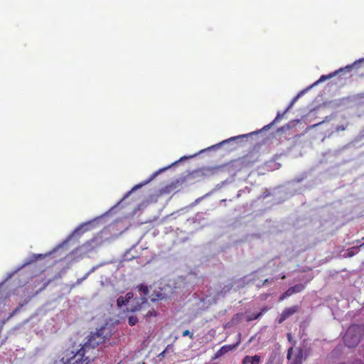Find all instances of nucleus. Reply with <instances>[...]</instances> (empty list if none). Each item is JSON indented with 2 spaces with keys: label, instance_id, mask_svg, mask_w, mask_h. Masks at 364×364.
Masks as SVG:
<instances>
[{
  "label": "nucleus",
  "instance_id": "6e6552de",
  "mask_svg": "<svg viewBox=\"0 0 364 364\" xmlns=\"http://www.w3.org/2000/svg\"><path fill=\"white\" fill-rule=\"evenodd\" d=\"M237 341L235 343L232 345H225L222 346L215 354V358H218L230 351L234 350L241 343V333H239L237 335Z\"/></svg>",
  "mask_w": 364,
  "mask_h": 364
},
{
  "label": "nucleus",
  "instance_id": "cd10ccee",
  "mask_svg": "<svg viewBox=\"0 0 364 364\" xmlns=\"http://www.w3.org/2000/svg\"><path fill=\"white\" fill-rule=\"evenodd\" d=\"M100 265L95 266L93 267L87 273H89V275L94 272Z\"/></svg>",
  "mask_w": 364,
  "mask_h": 364
},
{
  "label": "nucleus",
  "instance_id": "a211bd4d",
  "mask_svg": "<svg viewBox=\"0 0 364 364\" xmlns=\"http://www.w3.org/2000/svg\"><path fill=\"white\" fill-rule=\"evenodd\" d=\"M139 290L142 293L143 296H146L149 294V288L146 286L142 284L138 287Z\"/></svg>",
  "mask_w": 364,
  "mask_h": 364
},
{
  "label": "nucleus",
  "instance_id": "5701e85b",
  "mask_svg": "<svg viewBox=\"0 0 364 364\" xmlns=\"http://www.w3.org/2000/svg\"><path fill=\"white\" fill-rule=\"evenodd\" d=\"M284 293L286 294V296H287V297H289V296H291L292 294H294V292H293V290H292V288H291V287L289 288V289H288L285 292H284Z\"/></svg>",
  "mask_w": 364,
  "mask_h": 364
},
{
  "label": "nucleus",
  "instance_id": "c756f323",
  "mask_svg": "<svg viewBox=\"0 0 364 364\" xmlns=\"http://www.w3.org/2000/svg\"><path fill=\"white\" fill-rule=\"evenodd\" d=\"M14 272H12V273H11V274H9V276H8V277H7V279L11 278V277L14 275Z\"/></svg>",
  "mask_w": 364,
  "mask_h": 364
},
{
  "label": "nucleus",
  "instance_id": "dca6fc26",
  "mask_svg": "<svg viewBox=\"0 0 364 364\" xmlns=\"http://www.w3.org/2000/svg\"><path fill=\"white\" fill-rule=\"evenodd\" d=\"M138 322V318L136 316L131 315L128 317V323L130 326H134Z\"/></svg>",
  "mask_w": 364,
  "mask_h": 364
},
{
  "label": "nucleus",
  "instance_id": "bb28decb",
  "mask_svg": "<svg viewBox=\"0 0 364 364\" xmlns=\"http://www.w3.org/2000/svg\"><path fill=\"white\" fill-rule=\"evenodd\" d=\"M166 355H168L164 350H163L159 355H158L159 360H161L163 358L166 357Z\"/></svg>",
  "mask_w": 364,
  "mask_h": 364
},
{
  "label": "nucleus",
  "instance_id": "6ab92c4d",
  "mask_svg": "<svg viewBox=\"0 0 364 364\" xmlns=\"http://www.w3.org/2000/svg\"><path fill=\"white\" fill-rule=\"evenodd\" d=\"M117 306L121 307L123 305H127V301L124 296H119L117 300Z\"/></svg>",
  "mask_w": 364,
  "mask_h": 364
},
{
  "label": "nucleus",
  "instance_id": "4be33fe9",
  "mask_svg": "<svg viewBox=\"0 0 364 364\" xmlns=\"http://www.w3.org/2000/svg\"><path fill=\"white\" fill-rule=\"evenodd\" d=\"M88 276H89V273H86L83 277L77 279L76 284H81L84 280H85L88 277Z\"/></svg>",
  "mask_w": 364,
  "mask_h": 364
},
{
  "label": "nucleus",
  "instance_id": "7c9ffc66",
  "mask_svg": "<svg viewBox=\"0 0 364 364\" xmlns=\"http://www.w3.org/2000/svg\"><path fill=\"white\" fill-rule=\"evenodd\" d=\"M287 337H288L289 341H291V334H290V333H288V334H287Z\"/></svg>",
  "mask_w": 364,
  "mask_h": 364
},
{
  "label": "nucleus",
  "instance_id": "f8f14e48",
  "mask_svg": "<svg viewBox=\"0 0 364 364\" xmlns=\"http://www.w3.org/2000/svg\"><path fill=\"white\" fill-rule=\"evenodd\" d=\"M287 112H285V110H284L283 112H277V116H276L275 119H274V120H273L270 124H267V125L264 126V127H263V129H262L267 130L268 129H269V127H270L273 124H274V123H276V122H279V120H280V119L284 117V115Z\"/></svg>",
  "mask_w": 364,
  "mask_h": 364
},
{
  "label": "nucleus",
  "instance_id": "0eeeda50",
  "mask_svg": "<svg viewBox=\"0 0 364 364\" xmlns=\"http://www.w3.org/2000/svg\"><path fill=\"white\" fill-rule=\"evenodd\" d=\"M133 296L134 295L132 292H128L126 296H124L127 303V309L132 311H135L144 309L147 301L146 299L141 296L140 298L141 303L139 304V301H136L135 299H132Z\"/></svg>",
  "mask_w": 364,
  "mask_h": 364
},
{
  "label": "nucleus",
  "instance_id": "9b49d317",
  "mask_svg": "<svg viewBox=\"0 0 364 364\" xmlns=\"http://www.w3.org/2000/svg\"><path fill=\"white\" fill-rule=\"evenodd\" d=\"M261 362V357L259 355L253 356L245 355L242 361V364H259Z\"/></svg>",
  "mask_w": 364,
  "mask_h": 364
},
{
  "label": "nucleus",
  "instance_id": "7ed1b4c3",
  "mask_svg": "<svg viewBox=\"0 0 364 364\" xmlns=\"http://www.w3.org/2000/svg\"><path fill=\"white\" fill-rule=\"evenodd\" d=\"M364 62V58H360L356 61H355L353 64L351 65H346V67L344 68H341L331 73H329L328 75H321L319 79L316 81H315L313 84H311V85H309V87H307L306 88L302 90L301 91H300L291 101L290 104L289 105V106L287 107V109H285V112H288L291 107L292 106L294 105V103L303 95H304L306 92H308L309 90H310L311 88H313L314 87L318 85V84L324 82L325 80H329L331 78H332L333 77L337 75L339 73H344V72H350L353 68L355 67L358 63H363Z\"/></svg>",
  "mask_w": 364,
  "mask_h": 364
},
{
  "label": "nucleus",
  "instance_id": "423d86ee",
  "mask_svg": "<svg viewBox=\"0 0 364 364\" xmlns=\"http://www.w3.org/2000/svg\"><path fill=\"white\" fill-rule=\"evenodd\" d=\"M288 364H302L306 358V350L301 347H291L287 353Z\"/></svg>",
  "mask_w": 364,
  "mask_h": 364
},
{
  "label": "nucleus",
  "instance_id": "b1692460",
  "mask_svg": "<svg viewBox=\"0 0 364 364\" xmlns=\"http://www.w3.org/2000/svg\"><path fill=\"white\" fill-rule=\"evenodd\" d=\"M262 312H260V313H259V314H257L255 315L254 316L248 317L247 320H248V321H252V320H254V319H257V318H258L259 316H261V315H262Z\"/></svg>",
  "mask_w": 364,
  "mask_h": 364
},
{
  "label": "nucleus",
  "instance_id": "9d476101",
  "mask_svg": "<svg viewBox=\"0 0 364 364\" xmlns=\"http://www.w3.org/2000/svg\"><path fill=\"white\" fill-rule=\"evenodd\" d=\"M298 310H299L298 306H293L285 309L280 314V316L278 319V323H282L287 318H289V316H292L294 314L297 312Z\"/></svg>",
  "mask_w": 364,
  "mask_h": 364
},
{
  "label": "nucleus",
  "instance_id": "f257e3e1",
  "mask_svg": "<svg viewBox=\"0 0 364 364\" xmlns=\"http://www.w3.org/2000/svg\"><path fill=\"white\" fill-rule=\"evenodd\" d=\"M110 336V331L107 326H102L96 333H92L87 341L77 352H67L63 356L60 364H88L90 362L89 355L86 356V353L90 350L95 348L96 346L105 342Z\"/></svg>",
  "mask_w": 364,
  "mask_h": 364
},
{
  "label": "nucleus",
  "instance_id": "2f4dec72",
  "mask_svg": "<svg viewBox=\"0 0 364 364\" xmlns=\"http://www.w3.org/2000/svg\"><path fill=\"white\" fill-rule=\"evenodd\" d=\"M344 130V128L343 127H340V128H338V130Z\"/></svg>",
  "mask_w": 364,
  "mask_h": 364
},
{
  "label": "nucleus",
  "instance_id": "39448f33",
  "mask_svg": "<svg viewBox=\"0 0 364 364\" xmlns=\"http://www.w3.org/2000/svg\"><path fill=\"white\" fill-rule=\"evenodd\" d=\"M102 218L101 217L96 218L95 219L84 223L79 225L77 228H76L74 231L68 236L66 240H65L62 244L59 245L58 247H56L53 252H55L58 248L64 245L65 243H67L70 240H71L75 236L80 237L82 235L84 232L90 230L92 229V228L94 227V225Z\"/></svg>",
  "mask_w": 364,
  "mask_h": 364
},
{
  "label": "nucleus",
  "instance_id": "412c9836",
  "mask_svg": "<svg viewBox=\"0 0 364 364\" xmlns=\"http://www.w3.org/2000/svg\"><path fill=\"white\" fill-rule=\"evenodd\" d=\"M173 350H174L173 346L171 344L168 345L164 350V351L167 354L172 353L173 352Z\"/></svg>",
  "mask_w": 364,
  "mask_h": 364
},
{
  "label": "nucleus",
  "instance_id": "ddd939ff",
  "mask_svg": "<svg viewBox=\"0 0 364 364\" xmlns=\"http://www.w3.org/2000/svg\"><path fill=\"white\" fill-rule=\"evenodd\" d=\"M46 255H43L42 254H34L33 255L31 258L29 259L28 261H27L26 262H25L22 266V267H24L28 264H31V262H33L35 261H36L37 259H40V258H43Z\"/></svg>",
  "mask_w": 364,
  "mask_h": 364
},
{
  "label": "nucleus",
  "instance_id": "2eb2a0df",
  "mask_svg": "<svg viewBox=\"0 0 364 364\" xmlns=\"http://www.w3.org/2000/svg\"><path fill=\"white\" fill-rule=\"evenodd\" d=\"M166 297V294L164 292L160 291L156 294L155 297L151 298L152 301H155L156 300H161Z\"/></svg>",
  "mask_w": 364,
  "mask_h": 364
},
{
  "label": "nucleus",
  "instance_id": "20e7f679",
  "mask_svg": "<svg viewBox=\"0 0 364 364\" xmlns=\"http://www.w3.org/2000/svg\"><path fill=\"white\" fill-rule=\"evenodd\" d=\"M363 333V328L359 325L350 326L343 336L345 345L348 348H354L359 343Z\"/></svg>",
  "mask_w": 364,
  "mask_h": 364
},
{
  "label": "nucleus",
  "instance_id": "a878e982",
  "mask_svg": "<svg viewBox=\"0 0 364 364\" xmlns=\"http://www.w3.org/2000/svg\"><path fill=\"white\" fill-rule=\"evenodd\" d=\"M156 316V312L153 309L152 310H149L146 314V316Z\"/></svg>",
  "mask_w": 364,
  "mask_h": 364
},
{
  "label": "nucleus",
  "instance_id": "aec40b11",
  "mask_svg": "<svg viewBox=\"0 0 364 364\" xmlns=\"http://www.w3.org/2000/svg\"><path fill=\"white\" fill-rule=\"evenodd\" d=\"M359 247H353L351 250H349L347 252L348 257H353L355 253L358 252Z\"/></svg>",
  "mask_w": 364,
  "mask_h": 364
},
{
  "label": "nucleus",
  "instance_id": "473e14b6",
  "mask_svg": "<svg viewBox=\"0 0 364 364\" xmlns=\"http://www.w3.org/2000/svg\"><path fill=\"white\" fill-rule=\"evenodd\" d=\"M364 247V242L360 245V247Z\"/></svg>",
  "mask_w": 364,
  "mask_h": 364
},
{
  "label": "nucleus",
  "instance_id": "f3484780",
  "mask_svg": "<svg viewBox=\"0 0 364 364\" xmlns=\"http://www.w3.org/2000/svg\"><path fill=\"white\" fill-rule=\"evenodd\" d=\"M274 281V278H272V279H265L262 284H257V287L258 288H260L266 284H272L273 282Z\"/></svg>",
  "mask_w": 364,
  "mask_h": 364
},
{
  "label": "nucleus",
  "instance_id": "393cba45",
  "mask_svg": "<svg viewBox=\"0 0 364 364\" xmlns=\"http://www.w3.org/2000/svg\"><path fill=\"white\" fill-rule=\"evenodd\" d=\"M190 336L191 338H193V333H191L188 330H186L183 332V336Z\"/></svg>",
  "mask_w": 364,
  "mask_h": 364
},
{
  "label": "nucleus",
  "instance_id": "f03ea898",
  "mask_svg": "<svg viewBox=\"0 0 364 364\" xmlns=\"http://www.w3.org/2000/svg\"><path fill=\"white\" fill-rule=\"evenodd\" d=\"M253 134V133H250V134H241V135H238V136H232L229 139H227L225 140H223V141L217 144H215V145H213L210 147H208V149H203L201 151H199V154L200 153H202V152H204L206 150H213V149H218L220 146H222L223 145H225V144H230V143H233V142H235L237 141H238L239 139H243V138H247L249 135H252ZM198 154H196L193 156H183L181 157L178 161H175L174 163H173L171 166H168L166 167H164V168H162L159 170H158L157 171L154 172L147 180L139 183V184H136V186H134L128 193H127L124 198L120 200L114 206H113L110 210L109 211L112 210L114 208H115L117 205H119L122 201L123 200H124L125 198H127V197H129V196L134 191L141 188V187H143L144 186L148 184L149 183H150L152 180H154L159 173H161V172L164 171L165 170H167L168 168H169L171 166L174 165V164H178L179 161H181L186 159H190V158H193L196 156H197Z\"/></svg>",
  "mask_w": 364,
  "mask_h": 364
},
{
  "label": "nucleus",
  "instance_id": "4468645a",
  "mask_svg": "<svg viewBox=\"0 0 364 364\" xmlns=\"http://www.w3.org/2000/svg\"><path fill=\"white\" fill-rule=\"evenodd\" d=\"M291 288L294 294H296L302 291L305 288V285L304 284H298L294 287H291Z\"/></svg>",
  "mask_w": 364,
  "mask_h": 364
},
{
  "label": "nucleus",
  "instance_id": "72a5a7b5",
  "mask_svg": "<svg viewBox=\"0 0 364 364\" xmlns=\"http://www.w3.org/2000/svg\"><path fill=\"white\" fill-rule=\"evenodd\" d=\"M282 279H284V278H285V275H283V276L282 277Z\"/></svg>",
  "mask_w": 364,
  "mask_h": 364
},
{
  "label": "nucleus",
  "instance_id": "1a4fd4ad",
  "mask_svg": "<svg viewBox=\"0 0 364 364\" xmlns=\"http://www.w3.org/2000/svg\"><path fill=\"white\" fill-rule=\"evenodd\" d=\"M95 242V239L87 241L84 245L77 248L73 253H80V257H82L85 255L90 252L95 248L96 245H94Z\"/></svg>",
  "mask_w": 364,
  "mask_h": 364
},
{
  "label": "nucleus",
  "instance_id": "c85d7f7f",
  "mask_svg": "<svg viewBox=\"0 0 364 364\" xmlns=\"http://www.w3.org/2000/svg\"><path fill=\"white\" fill-rule=\"evenodd\" d=\"M286 298H287V296H286V294H285L284 293H283V294L280 296V297H279V300L281 301H282V300L285 299Z\"/></svg>",
  "mask_w": 364,
  "mask_h": 364
}]
</instances>
